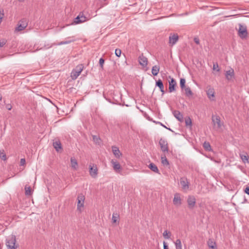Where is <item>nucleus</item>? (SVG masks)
Masks as SVG:
<instances>
[{"mask_svg":"<svg viewBox=\"0 0 249 249\" xmlns=\"http://www.w3.org/2000/svg\"><path fill=\"white\" fill-rule=\"evenodd\" d=\"M16 236L14 234L9 235L6 240V245L8 249H16L18 246L16 245Z\"/></svg>","mask_w":249,"mask_h":249,"instance_id":"obj_1","label":"nucleus"},{"mask_svg":"<svg viewBox=\"0 0 249 249\" xmlns=\"http://www.w3.org/2000/svg\"><path fill=\"white\" fill-rule=\"evenodd\" d=\"M180 184L182 190L187 192L189 189V182L186 177H183L180 178Z\"/></svg>","mask_w":249,"mask_h":249,"instance_id":"obj_2","label":"nucleus"},{"mask_svg":"<svg viewBox=\"0 0 249 249\" xmlns=\"http://www.w3.org/2000/svg\"><path fill=\"white\" fill-rule=\"evenodd\" d=\"M238 35L242 39L245 38L248 36L247 27L241 24H239Z\"/></svg>","mask_w":249,"mask_h":249,"instance_id":"obj_3","label":"nucleus"},{"mask_svg":"<svg viewBox=\"0 0 249 249\" xmlns=\"http://www.w3.org/2000/svg\"><path fill=\"white\" fill-rule=\"evenodd\" d=\"M83 69L82 65H79L76 66L75 69L73 70L71 72V77L72 79H76L80 74Z\"/></svg>","mask_w":249,"mask_h":249,"instance_id":"obj_4","label":"nucleus"},{"mask_svg":"<svg viewBox=\"0 0 249 249\" xmlns=\"http://www.w3.org/2000/svg\"><path fill=\"white\" fill-rule=\"evenodd\" d=\"M85 196L82 194H80L77 196V210L79 211H82L84 207Z\"/></svg>","mask_w":249,"mask_h":249,"instance_id":"obj_5","label":"nucleus"},{"mask_svg":"<svg viewBox=\"0 0 249 249\" xmlns=\"http://www.w3.org/2000/svg\"><path fill=\"white\" fill-rule=\"evenodd\" d=\"M87 20V18L83 13H80L76 18L74 19L73 23L75 24L83 23Z\"/></svg>","mask_w":249,"mask_h":249,"instance_id":"obj_6","label":"nucleus"},{"mask_svg":"<svg viewBox=\"0 0 249 249\" xmlns=\"http://www.w3.org/2000/svg\"><path fill=\"white\" fill-rule=\"evenodd\" d=\"M212 122L213 125L217 128H220L222 125L220 121V118L218 116H213Z\"/></svg>","mask_w":249,"mask_h":249,"instance_id":"obj_7","label":"nucleus"},{"mask_svg":"<svg viewBox=\"0 0 249 249\" xmlns=\"http://www.w3.org/2000/svg\"><path fill=\"white\" fill-rule=\"evenodd\" d=\"M187 203L190 209H193L196 205V199L193 196H189L187 198Z\"/></svg>","mask_w":249,"mask_h":249,"instance_id":"obj_8","label":"nucleus"},{"mask_svg":"<svg viewBox=\"0 0 249 249\" xmlns=\"http://www.w3.org/2000/svg\"><path fill=\"white\" fill-rule=\"evenodd\" d=\"M159 144L162 152H168V147L167 141L164 139H160L159 142Z\"/></svg>","mask_w":249,"mask_h":249,"instance_id":"obj_9","label":"nucleus"},{"mask_svg":"<svg viewBox=\"0 0 249 249\" xmlns=\"http://www.w3.org/2000/svg\"><path fill=\"white\" fill-rule=\"evenodd\" d=\"M173 202V204L177 206H179L181 205V199L179 194L176 193L174 195Z\"/></svg>","mask_w":249,"mask_h":249,"instance_id":"obj_10","label":"nucleus"},{"mask_svg":"<svg viewBox=\"0 0 249 249\" xmlns=\"http://www.w3.org/2000/svg\"><path fill=\"white\" fill-rule=\"evenodd\" d=\"M178 40V36L177 34H171L169 37V43L171 46L175 45Z\"/></svg>","mask_w":249,"mask_h":249,"instance_id":"obj_11","label":"nucleus"},{"mask_svg":"<svg viewBox=\"0 0 249 249\" xmlns=\"http://www.w3.org/2000/svg\"><path fill=\"white\" fill-rule=\"evenodd\" d=\"M169 91L172 92L175 90V88L177 86V83L175 79L173 78H171V80L169 82Z\"/></svg>","mask_w":249,"mask_h":249,"instance_id":"obj_12","label":"nucleus"},{"mask_svg":"<svg viewBox=\"0 0 249 249\" xmlns=\"http://www.w3.org/2000/svg\"><path fill=\"white\" fill-rule=\"evenodd\" d=\"M98 170L97 167L95 166V167H92L91 165H89V172L90 176L93 178H95L97 176Z\"/></svg>","mask_w":249,"mask_h":249,"instance_id":"obj_13","label":"nucleus"},{"mask_svg":"<svg viewBox=\"0 0 249 249\" xmlns=\"http://www.w3.org/2000/svg\"><path fill=\"white\" fill-rule=\"evenodd\" d=\"M173 114L174 117L180 122H182L183 121V115L180 113L178 110H174L173 111Z\"/></svg>","mask_w":249,"mask_h":249,"instance_id":"obj_14","label":"nucleus"},{"mask_svg":"<svg viewBox=\"0 0 249 249\" xmlns=\"http://www.w3.org/2000/svg\"><path fill=\"white\" fill-rule=\"evenodd\" d=\"M234 70L232 69H231L229 71H226L225 73L226 78L228 80H231L232 78L234 76Z\"/></svg>","mask_w":249,"mask_h":249,"instance_id":"obj_15","label":"nucleus"},{"mask_svg":"<svg viewBox=\"0 0 249 249\" xmlns=\"http://www.w3.org/2000/svg\"><path fill=\"white\" fill-rule=\"evenodd\" d=\"M139 63L143 67H145L147 65V59L145 56L142 55L140 56L139 58Z\"/></svg>","mask_w":249,"mask_h":249,"instance_id":"obj_16","label":"nucleus"},{"mask_svg":"<svg viewBox=\"0 0 249 249\" xmlns=\"http://www.w3.org/2000/svg\"><path fill=\"white\" fill-rule=\"evenodd\" d=\"M112 150L113 154L114 155L116 158H119L122 155L120 151L119 150V148L115 146H112Z\"/></svg>","mask_w":249,"mask_h":249,"instance_id":"obj_17","label":"nucleus"},{"mask_svg":"<svg viewBox=\"0 0 249 249\" xmlns=\"http://www.w3.org/2000/svg\"><path fill=\"white\" fill-rule=\"evenodd\" d=\"M206 92L209 99L212 101L214 100V91L213 89L210 88L206 91Z\"/></svg>","mask_w":249,"mask_h":249,"instance_id":"obj_18","label":"nucleus"},{"mask_svg":"<svg viewBox=\"0 0 249 249\" xmlns=\"http://www.w3.org/2000/svg\"><path fill=\"white\" fill-rule=\"evenodd\" d=\"M114 170L117 173H119L121 169V165L120 163L117 161L112 160L111 161Z\"/></svg>","mask_w":249,"mask_h":249,"instance_id":"obj_19","label":"nucleus"},{"mask_svg":"<svg viewBox=\"0 0 249 249\" xmlns=\"http://www.w3.org/2000/svg\"><path fill=\"white\" fill-rule=\"evenodd\" d=\"M71 167L73 169L76 170L78 168V163L77 160L73 157L71 158Z\"/></svg>","mask_w":249,"mask_h":249,"instance_id":"obj_20","label":"nucleus"},{"mask_svg":"<svg viewBox=\"0 0 249 249\" xmlns=\"http://www.w3.org/2000/svg\"><path fill=\"white\" fill-rule=\"evenodd\" d=\"M67 40L64 41H61L59 42L57 45H62L64 44H69L72 42L74 41L75 39L73 38V37H69L67 39Z\"/></svg>","mask_w":249,"mask_h":249,"instance_id":"obj_21","label":"nucleus"},{"mask_svg":"<svg viewBox=\"0 0 249 249\" xmlns=\"http://www.w3.org/2000/svg\"><path fill=\"white\" fill-rule=\"evenodd\" d=\"M53 146L56 151L58 152L62 149L61 143L60 141H55L53 142Z\"/></svg>","mask_w":249,"mask_h":249,"instance_id":"obj_22","label":"nucleus"},{"mask_svg":"<svg viewBox=\"0 0 249 249\" xmlns=\"http://www.w3.org/2000/svg\"><path fill=\"white\" fill-rule=\"evenodd\" d=\"M148 167L149 168L152 170V171H153L155 173H159H159V170L157 167V166L154 163H151L149 165H148Z\"/></svg>","mask_w":249,"mask_h":249,"instance_id":"obj_23","label":"nucleus"},{"mask_svg":"<svg viewBox=\"0 0 249 249\" xmlns=\"http://www.w3.org/2000/svg\"><path fill=\"white\" fill-rule=\"evenodd\" d=\"M160 67L157 65H155L152 67V73L153 75L156 76L158 75L160 71Z\"/></svg>","mask_w":249,"mask_h":249,"instance_id":"obj_24","label":"nucleus"},{"mask_svg":"<svg viewBox=\"0 0 249 249\" xmlns=\"http://www.w3.org/2000/svg\"><path fill=\"white\" fill-rule=\"evenodd\" d=\"M27 26V24L25 22L20 23L18 24V27L16 28V30L18 31H21L24 30Z\"/></svg>","mask_w":249,"mask_h":249,"instance_id":"obj_25","label":"nucleus"},{"mask_svg":"<svg viewBox=\"0 0 249 249\" xmlns=\"http://www.w3.org/2000/svg\"><path fill=\"white\" fill-rule=\"evenodd\" d=\"M203 148H204V149L206 151H211L212 150V148H211V146L209 142H205L203 143Z\"/></svg>","mask_w":249,"mask_h":249,"instance_id":"obj_26","label":"nucleus"},{"mask_svg":"<svg viewBox=\"0 0 249 249\" xmlns=\"http://www.w3.org/2000/svg\"><path fill=\"white\" fill-rule=\"evenodd\" d=\"M240 157L241 159V160H242L243 162L244 163H246V162H249V156L246 154V155H244V154H240Z\"/></svg>","mask_w":249,"mask_h":249,"instance_id":"obj_27","label":"nucleus"},{"mask_svg":"<svg viewBox=\"0 0 249 249\" xmlns=\"http://www.w3.org/2000/svg\"><path fill=\"white\" fill-rule=\"evenodd\" d=\"M156 86L157 87H158L160 88V89H164V86L162 83V81L160 79H159L158 81L156 82Z\"/></svg>","mask_w":249,"mask_h":249,"instance_id":"obj_28","label":"nucleus"},{"mask_svg":"<svg viewBox=\"0 0 249 249\" xmlns=\"http://www.w3.org/2000/svg\"><path fill=\"white\" fill-rule=\"evenodd\" d=\"M25 195L26 196H30L32 194V189L31 187L28 186L27 185L25 187Z\"/></svg>","mask_w":249,"mask_h":249,"instance_id":"obj_29","label":"nucleus"},{"mask_svg":"<svg viewBox=\"0 0 249 249\" xmlns=\"http://www.w3.org/2000/svg\"><path fill=\"white\" fill-rule=\"evenodd\" d=\"M183 89L185 90L187 96H190L193 95V92L189 87H186Z\"/></svg>","mask_w":249,"mask_h":249,"instance_id":"obj_30","label":"nucleus"},{"mask_svg":"<svg viewBox=\"0 0 249 249\" xmlns=\"http://www.w3.org/2000/svg\"><path fill=\"white\" fill-rule=\"evenodd\" d=\"M176 249H182V245L180 239H177L175 242Z\"/></svg>","mask_w":249,"mask_h":249,"instance_id":"obj_31","label":"nucleus"},{"mask_svg":"<svg viewBox=\"0 0 249 249\" xmlns=\"http://www.w3.org/2000/svg\"><path fill=\"white\" fill-rule=\"evenodd\" d=\"M208 245L210 248L213 249H216L215 243L213 242L212 240H209L208 241Z\"/></svg>","mask_w":249,"mask_h":249,"instance_id":"obj_32","label":"nucleus"},{"mask_svg":"<svg viewBox=\"0 0 249 249\" xmlns=\"http://www.w3.org/2000/svg\"><path fill=\"white\" fill-rule=\"evenodd\" d=\"M0 158L3 160H6L7 159L6 154L3 150H0Z\"/></svg>","mask_w":249,"mask_h":249,"instance_id":"obj_33","label":"nucleus"},{"mask_svg":"<svg viewBox=\"0 0 249 249\" xmlns=\"http://www.w3.org/2000/svg\"><path fill=\"white\" fill-rule=\"evenodd\" d=\"M185 82H186V81H185V79L181 78L180 79V88H181V89H182V90L184 89H185V88H186V87H185Z\"/></svg>","mask_w":249,"mask_h":249,"instance_id":"obj_34","label":"nucleus"},{"mask_svg":"<svg viewBox=\"0 0 249 249\" xmlns=\"http://www.w3.org/2000/svg\"><path fill=\"white\" fill-rule=\"evenodd\" d=\"M171 233L167 230L165 231L163 233V236L165 239H169L170 238Z\"/></svg>","mask_w":249,"mask_h":249,"instance_id":"obj_35","label":"nucleus"},{"mask_svg":"<svg viewBox=\"0 0 249 249\" xmlns=\"http://www.w3.org/2000/svg\"><path fill=\"white\" fill-rule=\"evenodd\" d=\"M161 162L164 165H169V162L165 156L163 157H161Z\"/></svg>","mask_w":249,"mask_h":249,"instance_id":"obj_36","label":"nucleus"},{"mask_svg":"<svg viewBox=\"0 0 249 249\" xmlns=\"http://www.w3.org/2000/svg\"><path fill=\"white\" fill-rule=\"evenodd\" d=\"M119 216L118 214L113 213L112 215V220L113 223H116L119 219Z\"/></svg>","mask_w":249,"mask_h":249,"instance_id":"obj_37","label":"nucleus"},{"mask_svg":"<svg viewBox=\"0 0 249 249\" xmlns=\"http://www.w3.org/2000/svg\"><path fill=\"white\" fill-rule=\"evenodd\" d=\"M185 121L186 126H192V121L190 117L186 118Z\"/></svg>","mask_w":249,"mask_h":249,"instance_id":"obj_38","label":"nucleus"},{"mask_svg":"<svg viewBox=\"0 0 249 249\" xmlns=\"http://www.w3.org/2000/svg\"><path fill=\"white\" fill-rule=\"evenodd\" d=\"M7 42V40L4 38L1 39L0 40V47H2L4 45L6 44Z\"/></svg>","mask_w":249,"mask_h":249,"instance_id":"obj_39","label":"nucleus"},{"mask_svg":"<svg viewBox=\"0 0 249 249\" xmlns=\"http://www.w3.org/2000/svg\"><path fill=\"white\" fill-rule=\"evenodd\" d=\"M213 70H216L217 71H220L217 63H213Z\"/></svg>","mask_w":249,"mask_h":249,"instance_id":"obj_40","label":"nucleus"},{"mask_svg":"<svg viewBox=\"0 0 249 249\" xmlns=\"http://www.w3.org/2000/svg\"><path fill=\"white\" fill-rule=\"evenodd\" d=\"M104 62H105V60L104 58H101L100 59H99V65H100V67L102 69H103V65L104 64Z\"/></svg>","mask_w":249,"mask_h":249,"instance_id":"obj_41","label":"nucleus"},{"mask_svg":"<svg viewBox=\"0 0 249 249\" xmlns=\"http://www.w3.org/2000/svg\"><path fill=\"white\" fill-rule=\"evenodd\" d=\"M115 55L118 56L120 57L121 54V50L119 49H116L115 50Z\"/></svg>","mask_w":249,"mask_h":249,"instance_id":"obj_42","label":"nucleus"},{"mask_svg":"<svg viewBox=\"0 0 249 249\" xmlns=\"http://www.w3.org/2000/svg\"><path fill=\"white\" fill-rule=\"evenodd\" d=\"M4 16V12L3 10H0V24L2 21V19Z\"/></svg>","mask_w":249,"mask_h":249,"instance_id":"obj_43","label":"nucleus"},{"mask_svg":"<svg viewBox=\"0 0 249 249\" xmlns=\"http://www.w3.org/2000/svg\"><path fill=\"white\" fill-rule=\"evenodd\" d=\"M93 140L96 143H99V141L100 140L99 138H98L96 136H93Z\"/></svg>","mask_w":249,"mask_h":249,"instance_id":"obj_44","label":"nucleus"},{"mask_svg":"<svg viewBox=\"0 0 249 249\" xmlns=\"http://www.w3.org/2000/svg\"><path fill=\"white\" fill-rule=\"evenodd\" d=\"M25 162H26L25 160L24 159H21L20 160V164L21 166H23L25 165Z\"/></svg>","mask_w":249,"mask_h":249,"instance_id":"obj_45","label":"nucleus"},{"mask_svg":"<svg viewBox=\"0 0 249 249\" xmlns=\"http://www.w3.org/2000/svg\"><path fill=\"white\" fill-rule=\"evenodd\" d=\"M194 42L196 44H199V39L198 38H196V37L194 38Z\"/></svg>","mask_w":249,"mask_h":249,"instance_id":"obj_46","label":"nucleus"},{"mask_svg":"<svg viewBox=\"0 0 249 249\" xmlns=\"http://www.w3.org/2000/svg\"><path fill=\"white\" fill-rule=\"evenodd\" d=\"M163 249H168L167 244L165 241L163 242Z\"/></svg>","mask_w":249,"mask_h":249,"instance_id":"obj_47","label":"nucleus"},{"mask_svg":"<svg viewBox=\"0 0 249 249\" xmlns=\"http://www.w3.org/2000/svg\"><path fill=\"white\" fill-rule=\"evenodd\" d=\"M6 107L8 110H10L12 109V107L10 104H7L6 106Z\"/></svg>","mask_w":249,"mask_h":249,"instance_id":"obj_48","label":"nucleus"},{"mask_svg":"<svg viewBox=\"0 0 249 249\" xmlns=\"http://www.w3.org/2000/svg\"><path fill=\"white\" fill-rule=\"evenodd\" d=\"M244 192L249 195V187H246V189H245Z\"/></svg>","mask_w":249,"mask_h":249,"instance_id":"obj_49","label":"nucleus"},{"mask_svg":"<svg viewBox=\"0 0 249 249\" xmlns=\"http://www.w3.org/2000/svg\"><path fill=\"white\" fill-rule=\"evenodd\" d=\"M159 124H160L161 126H162L163 127L166 128V129L170 130V131H172L170 128H168L166 126H165L164 125H163L162 123H160V122H158Z\"/></svg>","mask_w":249,"mask_h":249,"instance_id":"obj_50","label":"nucleus"},{"mask_svg":"<svg viewBox=\"0 0 249 249\" xmlns=\"http://www.w3.org/2000/svg\"><path fill=\"white\" fill-rule=\"evenodd\" d=\"M160 91L162 92V95L164 94L165 91H164V89H162V90H161V89H160Z\"/></svg>","mask_w":249,"mask_h":249,"instance_id":"obj_51","label":"nucleus"},{"mask_svg":"<svg viewBox=\"0 0 249 249\" xmlns=\"http://www.w3.org/2000/svg\"><path fill=\"white\" fill-rule=\"evenodd\" d=\"M2 100V96L1 94H0V101Z\"/></svg>","mask_w":249,"mask_h":249,"instance_id":"obj_52","label":"nucleus"},{"mask_svg":"<svg viewBox=\"0 0 249 249\" xmlns=\"http://www.w3.org/2000/svg\"><path fill=\"white\" fill-rule=\"evenodd\" d=\"M24 0H18V1H20V2H22V1H23Z\"/></svg>","mask_w":249,"mask_h":249,"instance_id":"obj_53","label":"nucleus"}]
</instances>
